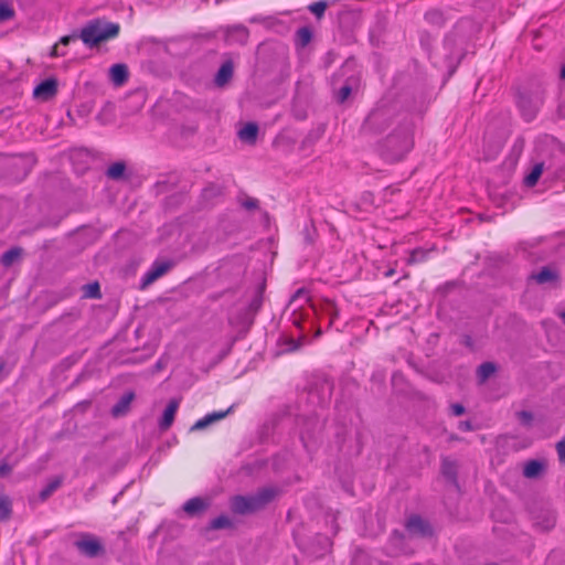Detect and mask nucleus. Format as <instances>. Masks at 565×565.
Masks as SVG:
<instances>
[{
    "label": "nucleus",
    "instance_id": "25",
    "mask_svg": "<svg viewBox=\"0 0 565 565\" xmlns=\"http://www.w3.org/2000/svg\"><path fill=\"white\" fill-rule=\"evenodd\" d=\"M228 35H230V38L233 35H236L237 41H239V43H242V44H245L248 40L249 33L245 26L238 25V26L232 28Z\"/></svg>",
    "mask_w": 565,
    "mask_h": 565
},
{
    "label": "nucleus",
    "instance_id": "8",
    "mask_svg": "<svg viewBox=\"0 0 565 565\" xmlns=\"http://www.w3.org/2000/svg\"><path fill=\"white\" fill-rule=\"evenodd\" d=\"M406 529L412 534L420 536L431 535V529L429 524L418 515H413L408 519Z\"/></svg>",
    "mask_w": 565,
    "mask_h": 565
},
{
    "label": "nucleus",
    "instance_id": "9",
    "mask_svg": "<svg viewBox=\"0 0 565 565\" xmlns=\"http://www.w3.org/2000/svg\"><path fill=\"white\" fill-rule=\"evenodd\" d=\"M129 76L128 67L126 64H114L109 68V78L115 86L124 85Z\"/></svg>",
    "mask_w": 565,
    "mask_h": 565
},
{
    "label": "nucleus",
    "instance_id": "32",
    "mask_svg": "<svg viewBox=\"0 0 565 565\" xmlns=\"http://www.w3.org/2000/svg\"><path fill=\"white\" fill-rule=\"evenodd\" d=\"M351 87L349 85H344L343 87L340 88V90L338 92V95H337V99L339 103H343L347 100V98L350 96L351 94Z\"/></svg>",
    "mask_w": 565,
    "mask_h": 565
},
{
    "label": "nucleus",
    "instance_id": "13",
    "mask_svg": "<svg viewBox=\"0 0 565 565\" xmlns=\"http://www.w3.org/2000/svg\"><path fill=\"white\" fill-rule=\"evenodd\" d=\"M544 462L540 460H530L524 465L523 475L529 479H534L544 471Z\"/></svg>",
    "mask_w": 565,
    "mask_h": 565
},
{
    "label": "nucleus",
    "instance_id": "42",
    "mask_svg": "<svg viewBox=\"0 0 565 565\" xmlns=\"http://www.w3.org/2000/svg\"><path fill=\"white\" fill-rule=\"evenodd\" d=\"M50 55H51L52 57H56V56H63V55H65V53H64V52H60V51H58V49H57V45H54V46L52 47V50H51Z\"/></svg>",
    "mask_w": 565,
    "mask_h": 565
},
{
    "label": "nucleus",
    "instance_id": "14",
    "mask_svg": "<svg viewBox=\"0 0 565 565\" xmlns=\"http://www.w3.org/2000/svg\"><path fill=\"white\" fill-rule=\"evenodd\" d=\"M206 508L207 503L199 497L192 498L183 504L184 512H186L190 515L200 513L204 511Z\"/></svg>",
    "mask_w": 565,
    "mask_h": 565
},
{
    "label": "nucleus",
    "instance_id": "21",
    "mask_svg": "<svg viewBox=\"0 0 565 565\" xmlns=\"http://www.w3.org/2000/svg\"><path fill=\"white\" fill-rule=\"evenodd\" d=\"M328 8L326 0H320L308 6V10L318 19H322Z\"/></svg>",
    "mask_w": 565,
    "mask_h": 565
},
{
    "label": "nucleus",
    "instance_id": "12",
    "mask_svg": "<svg viewBox=\"0 0 565 565\" xmlns=\"http://www.w3.org/2000/svg\"><path fill=\"white\" fill-rule=\"evenodd\" d=\"M233 76V63L231 61L224 62L215 76V84L224 86Z\"/></svg>",
    "mask_w": 565,
    "mask_h": 565
},
{
    "label": "nucleus",
    "instance_id": "44",
    "mask_svg": "<svg viewBox=\"0 0 565 565\" xmlns=\"http://www.w3.org/2000/svg\"><path fill=\"white\" fill-rule=\"evenodd\" d=\"M393 274H394V270H393V269H390V270H387V271H386V274H385V275H386L387 277H391V276H393Z\"/></svg>",
    "mask_w": 565,
    "mask_h": 565
},
{
    "label": "nucleus",
    "instance_id": "39",
    "mask_svg": "<svg viewBox=\"0 0 565 565\" xmlns=\"http://www.w3.org/2000/svg\"><path fill=\"white\" fill-rule=\"evenodd\" d=\"M297 298H303L306 301H308V300H309V297H308V292H307V290H305V289H302V288H301V289H298V290L295 292V295H294V297H292V300H296Z\"/></svg>",
    "mask_w": 565,
    "mask_h": 565
},
{
    "label": "nucleus",
    "instance_id": "17",
    "mask_svg": "<svg viewBox=\"0 0 565 565\" xmlns=\"http://www.w3.org/2000/svg\"><path fill=\"white\" fill-rule=\"evenodd\" d=\"M544 164L543 163H536L532 171L524 178V183L526 186H534L541 174L543 173Z\"/></svg>",
    "mask_w": 565,
    "mask_h": 565
},
{
    "label": "nucleus",
    "instance_id": "41",
    "mask_svg": "<svg viewBox=\"0 0 565 565\" xmlns=\"http://www.w3.org/2000/svg\"><path fill=\"white\" fill-rule=\"evenodd\" d=\"M459 428H460L461 430L469 431V430H471V429H472V426H471L470 422L466 420V422H461V423L459 424Z\"/></svg>",
    "mask_w": 565,
    "mask_h": 565
},
{
    "label": "nucleus",
    "instance_id": "23",
    "mask_svg": "<svg viewBox=\"0 0 565 565\" xmlns=\"http://www.w3.org/2000/svg\"><path fill=\"white\" fill-rule=\"evenodd\" d=\"M21 255V248H11L2 254L1 263L3 266L9 267Z\"/></svg>",
    "mask_w": 565,
    "mask_h": 565
},
{
    "label": "nucleus",
    "instance_id": "35",
    "mask_svg": "<svg viewBox=\"0 0 565 565\" xmlns=\"http://www.w3.org/2000/svg\"><path fill=\"white\" fill-rule=\"evenodd\" d=\"M556 450L558 454L559 461L565 463V438L557 443Z\"/></svg>",
    "mask_w": 565,
    "mask_h": 565
},
{
    "label": "nucleus",
    "instance_id": "36",
    "mask_svg": "<svg viewBox=\"0 0 565 565\" xmlns=\"http://www.w3.org/2000/svg\"><path fill=\"white\" fill-rule=\"evenodd\" d=\"M233 407H230L226 411H220V412H213L211 413L214 420L217 422V420H221L223 418H225L227 416V414H230V412L232 411Z\"/></svg>",
    "mask_w": 565,
    "mask_h": 565
},
{
    "label": "nucleus",
    "instance_id": "29",
    "mask_svg": "<svg viewBox=\"0 0 565 565\" xmlns=\"http://www.w3.org/2000/svg\"><path fill=\"white\" fill-rule=\"evenodd\" d=\"M441 471L446 477H448L450 479H455V477H456L455 462L449 460L448 458L443 459Z\"/></svg>",
    "mask_w": 565,
    "mask_h": 565
},
{
    "label": "nucleus",
    "instance_id": "24",
    "mask_svg": "<svg viewBox=\"0 0 565 565\" xmlns=\"http://www.w3.org/2000/svg\"><path fill=\"white\" fill-rule=\"evenodd\" d=\"M428 250L423 248L413 249L407 259L408 265H413L419 262H424L427 258Z\"/></svg>",
    "mask_w": 565,
    "mask_h": 565
},
{
    "label": "nucleus",
    "instance_id": "18",
    "mask_svg": "<svg viewBox=\"0 0 565 565\" xmlns=\"http://www.w3.org/2000/svg\"><path fill=\"white\" fill-rule=\"evenodd\" d=\"M495 372V365L491 362L482 363L477 371L478 379L481 383L486 382Z\"/></svg>",
    "mask_w": 565,
    "mask_h": 565
},
{
    "label": "nucleus",
    "instance_id": "22",
    "mask_svg": "<svg viewBox=\"0 0 565 565\" xmlns=\"http://www.w3.org/2000/svg\"><path fill=\"white\" fill-rule=\"evenodd\" d=\"M126 166L124 162H115L107 169V177L114 180H118L124 175Z\"/></svg>",
    "mask_w": 565,
    "mask_h": 565
},
{
    "label": "nucleus",
    "instance_id": "10",
    "mask_svg": "<svg viewBox=\"0 0 565 565\" xmlns=\"http://www.w3.org/2000/svg\"><path fill=\"white\" fill-rule=\"evenodd\" d=\"M178 407H179V402L177 399H171L169 402V404L166 407V409L162 414V417L159 422V427L161 430H167L168 428H170V426L172 425V423L174 420V416L178 411Z\"/></svg>",
    "mask_w": 565,
    "mask_h": 565
},
{
    "label": "nucleus",
    "instance_id": "31",
    "mask_svg": "<svg viewBox=\"0 0 565 565\" xmlns=\"http://www.w3.org/2000/svg\"><path fill=\"white\" fill-rule=\"evenodd\" d=\"M215 423L212 414H207L205 415L203 418L199 419L198 422L194 423V425L192 426V430H201V429H204L206 428L209 425Z\"/></svg>",
    "mask_w": 565,
    "mask_h": 565
},
{
    "label": "nucleus",
    "instance_id": "33",
    "mask_svg": "<svg viewBox=\"0 0 565 565\" xmlns=\"http://www.w3.org/2000/svg\"><path fill=\"white\" fill-rule=\"evenodd\" d=\"M241 204L246 210H256L258 207V200L254 198H246Z\"/></svg>",
    "mask_w": 565,
    "mask_h": 565
},
{
    "label": "nucleus",
    "instance_id": "3",
    "mask_svg": "<svg viewBox=\"0 0 565 565\" xmlns=\"http://www.w3.org/2000/svg\"><path fill=\"white\" fill-rule=\"evenodd\" d=\"M277 495L274 488H263L252 495H235L231 498V510L236 514H248L265 508Z\"/></svg>",
    "mask_w": 565,
    "mask_h": 565
},
{
    "label": "nucleus",
    "instance_id": "46",
    "mask_svg": "<svg viewBox=\"0 0 565 565\" xmlns=\"http://www.w3.org/2000/svg\"><path fill=\"white\" fill-rule=\"evenodd\" d=\"M561 318L563 319L564 323H565V312H562L561 313Z\"/></svg>",
    "mask_w": 565,
    "mask_h": 565
},
{
    "label": "nucleus",
    "instance_id": "40",
    "mask_svg": "<svg viewBox=\"0 0 565 565\" xmlns=\"http://www.w3.org/2000/svg\"><path fill=\"white\" fill-rule=\"evenodd\" d=\"M11 471V467L8 463L0 465V477L8 475Z\"/></svg>",
    "mask_w": 565,
    "mask_h": 565
},
{
    "label": "nucleus",
    "instance_id": "28",
    "mask_svg": "<svg viewBox=\"0 0 565 565\" xmlns=\"http://www.w3.org/2000/svg\"><path fill=\"white\" fill-rule=\"evenodd\" d=\"M232 525L230 518L226 515H220L213 519L210 523V527L213 530L226 529Z\"/></svg>",
    "mask_w": 565,
    "mask_h": 565
},
{
    "label": "nucleus",
    "instance_id": "6",
    "mask_svg": "<svg viewBox=\"0 0 565 565\" xmlns=\"http://www.w3.org/2000/svg\"><path fill=\"white\" fill-rule=\"evenodd\" d=\"M172 264L170 262H154L151 265V267L147 270V273L142 276L140 281V288L146 289L157 279L167 274Z\"/></svg>",
    "mask_w": 565,
    "mask_h": 565
},
{
    "label": "nucleus",
    "instance_id": "47",
    "mask_svg": "<svg viewBox=\"0 0 565 565\" xmlns=\"http://www.w3.org/2000/svg\"><path fill=\"white\" fill-rule=\"evenodd\" d=\"M532 116H533V114H530L526 119L530 120L532 118Z\"/></svg>",
    "mask_w": 565,
    "mask_h": 565
},
{
    "label": "nucleus",
    "instance_id": "4",
    "mask_svg": "<svg viewBox=\"0 0 565 565\" xmlns=\"http://www.w3.org/2000/svg\"><path fill=\"white\" fill-rule=\"evenodd\" d=\"M394 116L393 108L377 107L366 117L363 129L369 132L381 134L392 124Z\"/></svg>",
    "mask_w": 565,
    "mask_h": 565
},
{
    "label": "nucleus",
    "instance_id": "16",
    "mask_svg": "<svg viewBox=\"0 0 565 565\" xmlns=\"http://www.w3.org/2000/svg\"><path fill=\"white\" fill-rule=\"evenodd\" d=\"M532 278L539 284H546L557 279L555 270L544 267L537 274L533 275Z\"/></svg>",
    "mask_w": 565,
    "mask_h": 565
},
{
    "label": "nucleus",
    "instance_id": "2",
    "mask_svg": "<svg viewBox=\"0 0 565 565\" xmlns=\"http://www.w3.org/2000/svg\"><path fill=\"white\" fill-rule=\"evenodd\" d=\"M119 31L120 25L118 23L93 19L81 29L78 36L86 46L94 47L102 42L115 39Z\"/></svg>",
    "mask_w": 565,
    "mask_h": 565
},
{
    "label": "nucleus",
    "instance_id": "43",
    "mask_svg": "<svg viewBox=\"0 0 565 565\" xmlns=\"http://www.w3.org/2000/svg\"><path fill=\"white\" fill-rule=\"evenodd\" d=\"M253 307L258 308L260 306V300H254L252 303Z\"/></svg>",
    "mask_w": 565,
    "mask_h": 565
},
{
    "label": "nucleus",
    "instance_id": "27",
    "mask_svg": "<svg viewBox=\"0 0 565 565\" xmlns=\"http://www.w3.org/2000/svg\"><path fill=\"white\" fill-rule=\"evenodd\" d=\"M296 35H297V40L301 46H306L307 44H309V42L312 39V32L307 26L300 28L297 31Z\"/></svg>",
    "mask_w": 565,
    "mask_h": 565
},
{
    "label": "nucleus",
    "instance_id": "7",
    "mask_svg": "<svg viewBox=\"0 0 565 565\" xmlns=\"http://www.w3.org/2000/svg\"><path fill=\"white\" fill-rule=\"evenodd\" d=\"M57 93V82L54 78H47L43 82H41L35 88L33 89V95L35 98L42 99V100H49L52 97H54Z\"/></svg>",
    "mask_w": 565,
    "mask_h": 565
},
{
    "label": "nucleus",
    "instance_id": "26",
    "mask_svg": "<svg viewBox=\"0 0 565 565\" xmlns=\"http://www.w3.org/2000/svg\"><path fill=\"white\" fill-rule=\"evenodd\" d=\"M84 295L87 298L98 299L102 297L99 284L97 281L84 286Z\"/></svg>",
    "mask_w": 565,
    "mask_h": 565
},
{
    "label": "nucleus",
    "instance_id": "37",
    "mask_svg": "<svg viewBox=\"0 0 565 565\" xmlns=\"http://www.w3.org/2000/svg\"><path fill=\"white\" fill-rule=\"evenodd\" d=\"M79 36L78 34L76 33H73V34H70V35H65V36H62L61 40H60V43L63 44V45H67L70 44L72 41H75L77 40Z\"/></svg>",
    "mask_w": 565,
    "mask_h": 565
},
{
    "label": "nucleus",
    "instance_id": "1",
    "mask_svg": "<svg viewBox=\"0 0 565 565\" xmlns=\"http://www.w3.org/2000/svg\"><path fill=\"white\" fill-rule=\"evenodd\" d=\"M413 146V127L411 122L405 121L385 138L381 154L386 161L396 162L402 160Z\"/></svg>",
    "mask_w": 565,
    "mask_h": 565
},
{
    "label": "nucleus",
    "instance_id": "11",
    "mask_svg": "<svg viewBox=\"0 0 565 565\" xmlns=\"http://www.w3.org/2000/svg\"><path fill=\"white\" fill-rule=\"evenodd\" d=\"M134 398H135V394L132 392H128V393L124 394L120 397V399L113 406L111 415L114 417H119V416L125 415L128 412Z\"/></svg>",
    "mask_w": 565,
    "mask_h": 565
},
{
    "label": "nucleus",
    "instance_id": "20",
    "mask_svg": "<svg viewBox=\"0 0 565 565\" xmlns=\"http://www.w3.org/2000/svg\"><path fill=\"white\" fill-rule=\"evenodd\" d=\"M11 500L4 494H0V522L6 521L11 515Z\"/></svg>",
    "mask_w": 565,
    "mask_h": 565
},
{
    "label": "nucleus",
    "instance_id": "15",
    "mask_svg": "<svg viewBox=\"0 0 565 565\" xmlns=\"http://www.w3.org/2000/svg\"><path fill=\"white\" fill-rule=\"evenodd\" d=\"M257 134L258 126L254 122H248L238 131V137L243 141L255 143Z\"/></svg>",
    "mask_w": 565,
    "mask_h": 565
},
{
    "label": "nucleus",
    "instance_id": "45",
    "mask_svg": "<svg viewBox=\"0 0 565 565\" xmlns=\"http://www.w3.org/2000/svg\"><path fill=\"white\" fill-rule=\"evenodd\" d=\"M561 76L562 78H565V66L562 67Z\"/></svg>",
    "mask_w": 565,
    "mask_h": 565
},
{
    "label": "nucleus",
    "instance_id": "5",
    "mask_svg": "<svg viewBox=\"0 0 565 565\" xmlns=\"http://www.w3.org/2000/svg\"><path fill=\"white\" fill-rule=\"evenodd\" d=\"M74 546L82 555L89 558L105 554V547L100 539L90 533H81L78 540L74 542Z\"/></svg>",
    "mask_w": 565,
    "mask_h": 565
},
{
    "label": "nucleus",
    "instance_id": "30",
    "mask_svg": "<svg viewBox=\"0 0 565 565\" xmlns=\"http://www.w3.org/2000/svg\"><path fill=\"white\" fill-rule=\"evenodd\" d=\"M14 17L13 8L7 2H0V23Z\"/></svg>",
    "mask_w": 565,
    "mask_h": 565
},
{
    "label": "nucleus",
    "instance_id": "34",
    "mask_svg": "<svg viewBox=\"0 0 565 565\" xmlns=\"http://www.w3.org/2000/svg\"><path fill=\"white\" fill-rule=\"evenodd\" d=\"M518 417L521 420V423L524 424V425H530L532 419H533L532 414L530 412H527V411L519 412L518 413Z\"/></svg>",
    "mask_w": 565,
    "mask_h": 565
},
{
    "label": "nucleus",
    "instance_id": "19",
    "mask_svg": "<svg viewBox=\"0 0 565 565\" xmlns=\"http://www.w3.org/2000/svg\"><path fill=\"white\" fill-rule=\"evenodd\" d=\"M62 484V478L56 477L51 480L45 488H43L40 492L41 500H46L55 490L60 488Z\"/></svg>",
    "mask_w": 565,
    "mask_h": 565
},
{
    "label": "nucleus",
    "instance_id": "38",
    "mask_svg": "<svg viewBox=\"0 0 565 565\" xmlns=\"http://www.w3.org/2000/svg\"><path fill=\"white\" fill-rule=\"evenodd\" d=\"M451 413L455 416H460L465 413V407L461 404H452L450 406Z\"/></svg>",
    "mask_w": 565,
    "mask_h": 565
}]
</instances>
